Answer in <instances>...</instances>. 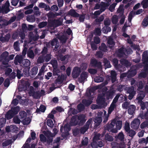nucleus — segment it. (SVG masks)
Returning a JSON list of instances; mask_svg holds the SVG:
<instances>
[{"instance_id": "obj_1", "label": "nucleus", "mask_w": 148, "mask_h": 148, "mask_svg": "<svg viewBox=\"0 0 148 148\" xmlns=\"http://www.w3.org/2000/svg\"><path fill=\"white\" fill-rule=\"evenodd\" d=\"M19 110L20 107L18 106L11 108V109L8 110L6 114L5 118L8 120L11 119L18 114Z\"/></svg>"}, {"instance_id": "obj_2", "label": "nucleus", "mask_w": 148, "mask_h": 148, "mask_svg": "<svg viewBox=\"0 0 148 148\" xmlns=\"http://www.w3.org/2000/svg\"><path fill=\"white\" fill-rule=\"evenodd\" d=\"M116 120H113L110 123L107 124L104 126V129L107 130L109 132H111L113 133H116L118 132L116 128H114V126L115 125Z\"/></svg>"}, {"instance_id": "obj_3", "label": "nucleus", "mask_w": 148, "mask_h": 148, "mask_svg": "<svg viewBox=\"0 0 148 148\" xmlns=\"http://www.w3.org/2000/svg\"><path fill=\"white\" fill-rule=\"evenodd\" d=\"M63 18H60L58 19L48 20L49 23L52 27H57L61 25L62 24Z\"/></svg>"}, {"instance_id": "obj_4", "label": "nucleus", "mask_w": 148, "mask_h": 148, "mask_svg": "<svg viewBox=\"0 0 148 148\" xmlns=\"http://www.w3.org/2000/svg\"><path fill=\"white\" fill-rule=\"evenodd\" d=\"M9 53L7 51L3 52L1 54L0 56L1 61L4 65H7L9 61V60L8 59V56Z\"/></svg>"}, {"instance_id": "obj_5", "label": "nucleus", "mask_w": 148, "mask_h": 148, "mask_svg": "<svg viewBox=\"0 0 148 148\" xmlns=\"http://www.w3.org/2000/svg\"><path fill=\"white\" fill-rule=\"evenodd\" d=\"M125 90L127 93L129 94L128 99L130 100L132 99L136 94V91L134 90V88L132 86L131 87L126 88Z\"/></svg>"}, {"instance_id": "obj_6", "label": "nucleus", "mask_w": 148, "mask_h": 148, "mask_svg": "<svg viewBox=\"0 0 148 148\" xmlns=\"http://www.w3.org/2000/svg\"><path fill=\"white\" fill-rule=\"evenodd\" d=\"M70 130V125L68 123H66L64 126L63 125H61L60 130V132L62 133V136H63L64 134H67Z\"/></svg>"}, {"instance_id": "obj_7", "label": "nucleus", "mask_w": 148, "mask_h": 148, "mask_svg": "<svg viewBox=\"0 0 148 148\" xmlns=\"http://www.w3.org/2000/svg\"><path fill=\"white\" fill-rule=\"evenodd\" d=\"M81 70L80 68L78 67H75L73 71L72 75L73 78H77L80 75Z\"/></svg>"}, {"instance_id": "obj_8", "label": "nucleus", "mask_w": 148, "mask_h": 148, "mask_svg": "<svg viewBox=\"0 0 148 148\" xmlns=\"http://www.w3.org/2000/svg\"><path fill=\"white\" fill-rule=\"evenodd\" d=\"M86 116L84 114H81L78 116L77 115V119L79 121L78 123V125L80 126L82 125L86 121L85 119Z\"/></svg>"}, {"instance_id": "obj_9", "label": "nucleus", "mask_w": 148, "mask_h": 148, "mask_svg": "<svg viewBox=\"0 0 148 148\" xmlns=\"http://www.w3.org/2000/svg\"><path fill=\"white\" fill-rule=\"evenodd\" d=\"M100 136L101 134H98L94 136L92 143H91V146L92 147H96V143L100 140Z\"/></svg>"}, {"instance_id": "obj_10", "label": "nucleus", "mask_w": 148, "mask_h": 148, "mask_svg": "<svg viewBox=\"0 0 148 148\" xmlns=\"http://www.w3.org/2000/svg\"><path fill=\"white\" fill-rule=\"evenodd\" d=\"M105 101V99L102 95H98L96 99L97 103L99 105H102L104 104Z\"/></svg>"}, {"instance_id": "obj_11", "label": "nucleus", "mask_w": 148, "mask_h": 148, "mask_svg": "<svg viewBox=\"0 0 148 148\" xmlns=\"http://www.w3.org/2000/svg\"><path fill=\"white\" fill-rule=\"evenodd\" d=\"M38 68L36 66L33 67L29 71V76L32 77H34L38 73Z\"/></svg>"}, {"instance_id": "obj_12", "label": "nucleus", "mask_w": 148, "mask_h": 148, "mask_svg": "<svg viewBox=\"0 0 148 148\" xmlns=\"http://www.w3.org/2000/svg\"><path fill=\"white\" fill-rule=\"evenodd\" d=\"M77 115L73 116L71 119L70 124L71 126H75L78 125L79 122L77 120Z\"/></svg>"}, {"instance_id": "obj_13", "label": "nucleus", "mask_w": 148, "mask_h": 148, "mask_svg": "<svg viewBox=\"0 0 148 148\" xmlns=\"http://www.w3.org/2000/svg\"><path fill=\"white\" fill-rule=\"evenodd\" d=\"M142 61L144 64L148 63V52L147 51H145L142 54Z\"/></svg>"}, {"instance_id": "obj_14", "label": "nucleus", "mask_w": 148, "mask_h": 148, "mask_svg": "<svg viewBox=\"0 0 148 148\" xmlns=\"http://www.w3.org/2000/svg\"><path fill=\"white\" fill-rule=\"evenodd\" d=\"M68 14L69 15L75 18L79 17V14L73 9L70 10L68 12Z\"/></svg>"}, {"instance_id": "obj_15", "label": "nucleus", "mask_w": 148, "mask_h": 148, "mask_svg": "<svg viewBox=\"0 0 148 148\" xmlns=\"http://www.w3.org/2000/svg\"><path fill=\"white\" fill-rule=\"evenodd\" d=\"M102 120L101 116H97L94 119L95 122V127H97L100 124Z\"/></svg>"}, {"instance_id": "obj_16", "label": "nucleus", "mask_w": 148, "mask_h": 148, "mask_svg": "<svg viewBox=\"0 0 148 148\" xmlns=\"http://www.w3.org/2000/svg\"><path fill=\"white\" fill-rule=\"evenodd\" d=\"M90 63L93 66L98 68H100L101 66V63L100 62H98L97 60L95 59H92Z\"/></svg>"}, {"instance_id": "obj_17", "label": "nucleus", "mask_w": 148, "mask_h": 148, "mask_svg": "<svg viewBox=\"0 0 148 148\" xmlns=\"http://www.w3.org/2000/svg\"><path fill=\"white\" fill-rule=\"evenodd\" d=\"M57 38L59 40L60 42L62 44L65 43L67 40V38L64 35H60L58 34L57 36Z\"/></svg>"}, {"instance_id": "obj_18", "label": "nucleus", "mask_w": 148, "mask_h": 148, "mask_svg": "<svg viewBox=\"0 0 148 148\" xmlns=\"http://www.w3.org/2000/svg\"><path fill=\"white\" fill-rule=\"evenodd\" d=\"M110 77L112 83H113L116 81L117 73L115 71H112L110 72Z\"/></svg>"}, {"instance_id": "obj_19", "label": "nucleus", "mask_w": 148, "mask_h": 148, "mask_svg": "<svg viewBox=\"0 0 148 148\" xmlns=\"http://www.w3.org/2000/svg\"><path fill=\"white\" fill-rule=\"evenodd\" d=\"M125 54L124 48L123 47H122L118 49L117 55L119 57L121 58L123 57Z\"/></svg>"}, {"instance_id": "obj_20", "label": "nucleus", "mask_w": 148, "mask_h": 148, "mask_svg": "<svg viewBox=\"0 0 148 148\" xmlns=\"http://www.w3.org/2000/svg\"><path fill=\"white\" fill-rule=\"evenodd\" d=\"M136 107L133 105L129 106L128 107V112L129 114L132 115L134 112Z\"/></svg>"}, {"instance_id": "obj_21", "label": "nucleus", "mask_w": 148, "mask_h": 148, "mask_svg": "<svg viewBox=\"0 0 148 148\" xmlns=\"http://www.w3.org/2000/svg\"><path fill=\"white\" fill-rule=\"evenodd\" d=\"M10 35L8 34H6L4 36H2L0 37V40L3 43L8 42L10 38Z\"/></svg>"}, {"instance_id": "obj_22", "label": "nucleus", "mask_w": 148, "mask_h": 148, "mask_svg": "<svg viewBox=\"0 0 148 148\" xmlns=\"http://www.w3.org/2000/svg\"><path fill=\"white\" fill-rule=\"evenodd\" d=\"M115 92L114 90H109L106 92V95L107 99H112V96Z\"/></svg>"}, {"instance_id": "obj_23", "label": "nucleus", "mask_w": 148, "mask_h": 148, "mask_svg": "<svg viewBox=\"0 0 148 148\" xmlns=\"http://www.w3.org/2000/svg\"><path fill=\"white\" fill-rule=\"evenodd\" d=\"M87 76V73L86 72H83L80 75V79L79 80V81L81 83L84 82L85 79H86Z\"/></svg>"}, {"instance_id": "obj_24", "label": "nucleus", "mask_w": 148, "mask_h": 148, "mask_svg": "<svg viewBox=\"0 0 148 148\" xmlns=\"http://www.w3.org/2000/svg\"><path fill=\"white\" fill-rule=\"evenodd\" d=\"M64 75H62L60 76V75H59V76H58V78L56 79L55 83V84H56L57 83H59V84H61L64 79Z\"/></svg>"}, {"instance_id": "obj_25", "label": "nucleus", "mask_w": 148, "mask_h": 148, "mask_svg": "<svg viewBox=\"0 0 148 148\" xmlns=\"http://www.w3.org/2000/svg\"><path fill=\"white\" fill-rule=\"evenodd\" d=\"M82 103L85 106H88L92 103V101L89 99H83L82 100Z\"/></svg>"}, {"instance_id": "obj_26", "label": "nucleus", "mask_w": 148, "mask_h": 148, "mask_svg": "<svg viewBox=\"0 0 148 148\" xmlns=\"http://www.w3.org/2000/svg\"><path fill=\"white\" fill-rule=\"evenodd\" d=\"M18 116L21 119L24 120L27 117V114L24 111H21L19 112Z\"/></svg>"}, {"instance_id": "obj_27", "label": "nucleus", "mask_w": 148, "mask_h": 148, "mask_svg": "<svg viewBox=\"0 0 148 148\" xmlns=\"http://www.w3.org/2000/svg\"><path fill=\"white\" fill-rule=\"evenodd\" d=\"M46 109V107L43 105L41 104L40 105L39 108H37L36 112L37 113H40V112H44Z\"/></svg>"}, {"instance_id": "obj_28", "label": "nucleus", "mask_w": 148, "mask_h": 148, "mask_svg": "<svg viewBox=\"0 0 148 148\" xmlns=\"http://www.w3.org/2000/svg\"><path fill=\"white\" fill-rule=\"evenodd\" d=\"M77 108L79 112H81L84 110L85 106L82 103H80L77 105Z\"/></svg>"}, {"instance_id": "obj_29", "label": "nucleus", "mask_w": 148, "mask_h": 148, "mask_svg": "<svg viewBox=\"0 0 148 148\" xmlns=\"http://www.w3.org/2000/svg\"><path fill=\"white\" fill-rule=\"evenodd\" d=\"M140 116L142 119H148V109H147V111L143 113V112H141L140 114Z\"/></svg>"}, {"instance_id": "obj_30", "label": "nucleus", "mask_w": 148, "mask_h": 148, "mask_svg": "<svg viewBox=\"0 0 148 148\" xmlns=\"http://www.w3.org/2000/svg\"><path fill=\"white\" fill-rule=\"evenodd\" d=\"M111 30V28L110 27L108 26H105L103 27L102 31L103 33L107 34L109 32H110Z\"/></svg>"}, {"instance_id": "obj_31", "label": "nucleus", "mask_w": 148, "mask_h": 148, "mask_svg": "<svg viewBox=\"0 0 148 148\" xmlns=\"http://www.w3.org/2000/svg\"><path fill=\"white\" fill-rule=\"evenodd\" d=\"M145 96V95L143 92H141L138 95L137 99L139 102L142 101V100L144 99Z\"/></svg>"}, {"instance_id": "obj_32", "label": "nucleus", "mask_w": 148, "mask_h": 148, "mask_svg": "<svg viewBox=\"0 0 148 148\" xmlns=\"http://www.w3.org/2000/svg\"><path fill=\"white\" fill-rule=\"evenodd\" d=\"M107 43L108 45H111V46H110V48H112L113 46L115 44L113 39L111 37L110 38L108 39Z\"/></svg>"}, {"instance_id": "obj_33", "label": "nucleus", "mask_w": 148, "mask_h": 148, "mask_svg": "<svg viewBox=\"0 0 148 148\" xmlns=\"http://www.w3.org/2000/svg\"><path fill=\"white\" fill-rule=\"evenodd\" d=\"M27 56L32 59L34 58L35 55L32 50L29 49L27 51Z\"/></svg>"}, {"instance_id": "obj_34", "label": "nucleus", "mask_w": 148, "mask_h": 148, "mask_svg": "<svg viewBox=\"0 0 148 148\" xmlns=\"http://www.w3.org/2000/svg\"><path fill=\"white\" fill-rule=\"evenodd\" d=\"M115 138L121 141H123L124 139V135L123 132H120L117 136H116Z\"/></svg>"}, {"instance_id": "obj_35", "label": "nucleus", "mask_w": 148, "mask_h": 148, "mask_svg": "<svg viewBox=\"0 0 148 148\" xmlns=\"http://www.w3.org/2000/svg\"><path fill=\"white\" fill-rule=\"evenodd\" d=\"M100 50L104 52H106L108 50L107 47L104 43H102L101 46L99 47Z\"/></svg>"}, {"instance_id": "obj_36", "label": "nucleus", "mask_w": 148, "mask_h": 148, "mask_svg": "<svg viewBox=\"0 0 148 148\" xmlns=\"http://www.w3.org/2000/svg\"><path fill=\"white\" fill-rule=\"evenodd\" d=\"M105 139L106 142H112L114 140V139L112 136L109 135L108 134H106L105 136Z\"/></svg>"}, {"instance_id": "obj_37", "label": "nucleus", "mask_w": 148, "mask_h": 148, "mask_svg": "<svg viewBox=\"0 0 148 148\" xmlns=\"http://www.w3.org/2000/svg\"><path fill=\"white\" fill-rule=\"evenodd\" d=\"M104 65L108 68H110L111 65L110 64V62L107 58H104L103 61Z\"/></svg>"}, {"instance_id": "obj_38", "label": "nucleus", "mask_w": 148, "mask_h": 148, "mask_svg": "<svg viewBox=\"0 0 148 148\" xmlns=\"http://www.w3.org/2000/svg\"><path fill=\"white\" fill-rule=\"evenodd\" d=\"M23 65L25 67H30V62L29 60L27 59H25L23 61L22 63Z\"/></svg>"}, {"instance_id": "obj_39", "label": "nucleus", "mask_w": 148, "mask_h": 148, "mask_svg": "<svg viewBox=\"0 0 148 148\" xmlns=\"http://www.w3.org/2000/svg\"><path fill=\"white\" fill-rule=\"evenodd\" d=\"M15 60L19 64H21L23 61V57L18 55H17L15 58Z\"/></svg>"}, {"instance_id": "obj_40", "label": "nucleus", "mask_w": 148, "mask_h": 148, "mask_svg": "<svg viewBox=\"0 0 148 148\" xmlns=\"http://www.w3.org/2000/svg\"><path fill=\"white\" fill-rule=\"evenodd\" d=\"M13 47L14 49L16 51H18L20 50L19 43L18 41H16L14 43Z\"/></svg>"}, {"instance_id": "obj_41", "label": "nucleus", "mask_w": 148, "mask_h": 148, "mask_svg": "<svg viewBox=\"0 0 148 148\" xmlns=\"http://www.w3.org/2000/svg\"><path fill=\"white\" fill-rule=\"evenodd\" d=\"M30 67H25L23 69V72L25 75L26 77L29 76V69Z\"/></svg>"}, {"instance_id": "obj_42", "label": "nucleus", "mask_w": 148, "mask_h": 148, "mask_svg": "<svg viewBox=\"0 0 148 148\" xmlns=\"http://www.w3.org/2000/svg\"><path fill=\"white\" fill-rule=\"evenodd\" d=\"M32 93L33 97L36 98L40 97L41 96V93L38 91L36 92L33 91L32 92Z\"/></svg>"}, {"instance_id": "obj_43", "label": "nucleus", "mask_w": 148, "mask_h": 148, "mask_svg": "<svg viewBox=\"0 0 148 148\" xmlns=\"http://www.w3.org/2000/svg\"><path fill=\"white\" fill-rule=\"evenodd\" d=\"M141 4L143 5V8H147L148 7V0H143L141 3Z\"/></svg>"}, {"instance_id": "obj_44", "label": "nucleus", "mask_w": 148, "mask_h": 148, "mask_svg": "<svg viewBox=\"0 0 148 148\" xmlns=\"http://www.w3.org/2000/svg\"><path fill=\"white\" fill-rule=\"evenodd\" d=\"M6 122L5 118L3 117L0 118V128L3 127L5 125Z\"/></svg>"}, {"instance_id": "obj_45", "label": "nucleus", "mask_w": 148, "mask_h": 148, "mask_svg": "<svg viewBox=\"0 0 148 148\" xmlns=\"http://www.w3.org/2000/svg\"><path fill=\"white\" fill-rule=\"evenodd\" d=\"M122 122L121 121H116L115 125H116V129L120 130L121 128Z\"/></svg>"}, {"instance_id": "obj_46", "label": "nucleus", "mask_w": 148, "mask_h": 148, "mask_svg": "<svg viewBox=\"0 0 148 148\" xmlns=\"http://www.w3.org/2000/svg\"><path fill=\"white\" fill-rule=\"evenodd\" d=\"M2 13H4L5 14H7L10 11V10L9 8L5 6L4 5L2 6Z\"/></svg>"}, {"instance_id": "obj_47", "label": "nucleus", "mask_w": 148, "mask_h": 148, "mask_svg": "<svg viewBox=\"0 0 148 148\" xmlns=\"http://www.w3.org/2000/svg\"><path fill=\"white\" fill-rule=\"evenodd\" d=\"M136 70L130 69V71L129 72L128 76L132 77L134 76L136 74Z\"/></svg>"}, {"instance_id": "obj_48", "label": "nucleus", "mask_w": 148, "mask_h": 148, "mask_svg": "<svg viewBox=\"0 0 148 148\" xmlns=\"http://www.w3.org/2000/svg\"><path fill=\"white\" fill-rule=\"evenodd\" d=\"M104 78L103 77H96L94 79L95 82L97 83L102 82Z\"/></svg>"}, {"instance_id": "obj_49", "label": "nucleus", "mask_w": 148, "mask_h": 148, "mask_svg": "<svg viewBox=\"0 0 148 148\" xmlns=\"http://www.w3.org/2000/svg\"><path fill=\"white\" fill-rule=\"evenodd\" d=\"M88 129V128L84 125L80 129V132L81 134H84Z\"/></svg>"}, {"instance_id": "obj_50", "label": "nucleus", "mask_w": 148, "mask_h": 148, "mask_svg": "<svg viewBox=\"0 0 148 148\" xmlns=\"http://www.w3.org/2000/svg\"><path fill=\"white\" fill-rule=\"evenodd\" d=\"M142 24L143 26L147 27L148 25V17H146L144 18L142 22Z\"/></svg>"}, {"instance_id": "obj_51", "label": "nucleus", "mask_w": 148, "mask_h": 148, "mask_svg": "<svg viewBox=\"0 0 148 148\" xmlns=\"http://www.w3.org/2000/svg\"><path fill=\"white\" fill-rule=\"evenodd\" d=\"M128 135L133 138L134 136L136 134V132L133 130H131L127 132Z\"/></svg>"}, {"instance_id": "obj_52", "label": "nucleus", "mask_w": 148, "mask_h": 148, "mask_svg": "<svg viewBox=\"0 0 148 148\" xmlns=\"http://www.w3.org/2000/svg\"><path fill=\"white\" fill-rule=\"evenodd\" d=\"M88 143V138L87 137H85L84 139L81 142L82 146H87Z\"/></svg>"}, {"instance_id": "obj_53", "label": "nucleus", "mask_w": 148, "mask_h": 148, "mask_svg": "<svg viewBox=\"0 0 148 148\" xmlns=\"http://www.w3.org/2000/svg\"><path fill=\"white\" fill-rule=\"evenodd\" d=\"M148 126V120L142 123L140 125V127L141 129H144Z\"/></svg>"}, {"instance_id": "obj_54", "label": "nucleus", "mask_w": 148, "mask_h": 148, "mask_svg": "<svg viewBox=\"0 0 148 148\" xmlns=\"http://www.w3.org/2000/svg\"><path fill=\"white\" fill-rule=\"evenodd\" d=\"M135 14V12L133 11H131L129 13L128 16V21L129 22H131L133 17L134 15Z\"/></svg>"}, {"instance_id": "obj_55", "label": "nucleus", "mask_w": 148, "mask_h": 148, "mask_svg": "<svg viewBox=\"0 0 148 148\" xmlns=\"http://www.w3.org/2000/svg\"><path fill=\"white\" fill-rule=\"evenodd\" d=\"M47 125L51 127L52 128L53 126V121L51 119H48L47 121Z\"/></svg>"}, {"instance_id": "obj_56", "label": "nucleus", "mask_w": 148, "mask_h": 148, "mask_svg": "<svg viewBox=\"0 0 148 148\" xmlns=\"http://www.w3.org/2000/svg\"><path fill=\"white\" fill-rule=\"evenodd\" d=\"M14 123L16 124H20L21 122V120L17 116L14 117L13 119Z\"/></svg>"}, {"instance_id": "obj_57", "label": "nucleus", "mask_w": 148, "mask_h": 148, "mask_svg": "<svg viewBox=\"0 0 148 148\" xmlns=\"http://www.w3.org/2000/svg\"><path fill=\"white\" fill-rule=\"evenodd\" d=\"M94 33L96 35L100 36L101 33V29L98 28H96L94 31Z\"/></svg>"}, {"instance_id": "obj_58", "label": "nucleus", "mask_w": 148, "mask_h": 148, "mask_svg": "<svg viewBox=\"0 0 148 148\" xmlns=\"http://www.w3.org/2000/svg\"><path fill=\"white\" fill-rule=\"evenodd\" d=\"M47 25V22L46 21H43L40 23L38 24V26L39 28H42L46 26Z\"/></svg>"}, {"instance_id": "obj_59", "label": "nucleus", "mask_w": 148, "mask_h": 148, "mask_svg": "<svg viewBox=\"0 0 148 148\" xmlns=\"http://www.w3.org/2000/svg\"><path fill=\"white\" fill-rule=\"evenodd\" d=\"M109 5L110 4L108 3H106L103 2H101V4H100L101 7L106 8V9L109 6Z\"/></svg>"}, {"instance_id": "obj_60", "label": "nucleus", "mask_w": 148, "mask_h": 148, "mask_svg": "<svg viewBox=\"0 0 148 148\" xmlns=\"http://www.w3.org/2000/svg\"><path fill=\"white\" fill-rule=\"evenodd\" d=\"M121 18L120 20V23L121 25L123 24L125 21V15L123 14V13L121 14Z\"/></svg>"}, {"instance_id": "obj_61", "label": "nucleus", "mask_w": 148, "mask_h": 148, "mask_svg": "<svg viewBox=\"0 0 148 148\" xmlns=\"http://www.w3.org/2000/svg\"><path fill=\"white\" fill-rule=\"evenodd\" d=\"M16 76L18 79H20L21 77L23 76V74L21 73V71L18 69L17 70Z\"/></svg>"}, {"instance_id": "obj_62", "label": "nucleus", "mask_w": 148, "mask_h": 148, "mask_svg": "<svg viewBox=\"0 0 148 148\" xmlns=\"http://www.w3.org/2000/svg\"><path fill=\"white\" fill-rule=\"evenodd\" d=\"M104 19V16L101 15L98 18H97L95 19V21L96 23H100Z\"/></svg>"}, {"instance_id": "obj_63", "label": "nucleus", "mask_w": 148, "mask_h": 148, "mask_svg": "<svg viewBox=\"0 0 148 148\" xmlns=\"http://www.w3.org/2000/svg\"><path fill=\"white\" fill-rule=\"evenodd\" d=\"M27 20L29 22H32L35 21V18L33 16H29L27 17Z\"/></svg>"}, {"instance_id": "obj_64", "label": "nucleus", "mask_w": 148, "mask_h": 148, "mask_svg": "<svg viewBox=\"0 0 148 148\" xmlns=\"http://www.w3.org/2000/svg\"><path fill=\"white\" fill-rule=\"evenodd\" d=\"M147 104L148 105V102H146L145 103L143 101H141L140 106L141 109L143 110H144L145 108H147V107L146 106Z\"/></svg>"}]
</instances>
